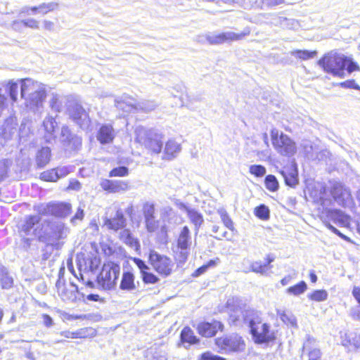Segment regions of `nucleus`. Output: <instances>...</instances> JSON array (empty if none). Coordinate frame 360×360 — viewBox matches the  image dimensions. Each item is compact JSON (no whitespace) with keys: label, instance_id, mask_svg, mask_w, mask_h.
Here are the masks:
<instances>
[{"label":"nucleus","instance_id":"1","mask_svg":"<svg viewBox=\"0 0 360 360\" xmlns=\"http://www.w3.org/2000/svg\"><path fill=\"white\" fill-rule=\"evenodd\" d=\"M241 315L243 321L248 324L255 344H268L276 339V333L271 329V325L263 321L262 312L246 309L241 311Z\"/></svg>","mask_w":360,"mask_h":360},{"label":"nucleus","instance_id":"2","mask_svg":"<svg viewBox=\"0 0 360 360\" xmlns=\"http://www.w3.org/2000/svg\"><path fill=\"white\" fill-rule=\"evenodd\" d=\"M319 65L326 72L340 78L359 70V66L351 58L335 52L326 54L319 60Z\"/></svg>","mask_w":360,"mask_h":360},{"label":"nucleus","instance_id":"3","mask_svg":"<svg viewBox=\"0 0 360 360\" xmlns=\"http://www.w3.org/2000/svg\"><path fill=\"white\" fill-rule=\"evenodd\" d=\"M20 83V96L27 107L32 110L41 108L46 96L45 85L30 78L21 79Z\"/></svg>","mask_w":360,"mask_h":360},{"label":"nucleus","instance_id":"4","mask_svg":"<svg viewBox=\"0 0 360 360\" xmlns=\"http://www.w3.org/2000/svg\"><path fill=\"white\" fill-rule=\"evenodd\" d=\"M136 141L144 146L150 153L160 154L162 150L164 134L158 129H147L138 127L135 130Z\"/></svg>","mask_w":360,"mask_h":360},{"label":"nucleus","instance_id":"5","mask_svg":"<svg viewBox=\"0 0 360 360\" xmlns=\"http://www.w3.org/2000/svg\"><path fill=\"white\" fill-rule=\"evenodd\" d=\"M271 142L278 153L283 156L291 157L297 152L295 142L288 135L284 134L276 129L271 131Z\"/></svg>","mask_w":360,"mask_h":360},{"label":"nucleus","instance_id":"6","mask_svg":"<svg viewBox=\"0 0 360 360\" xmlns=\"http://www.w3.org/2000/svg\"><path fill=\"white\" fill-rule=\"evenodd\" d=\"M120 272V267L114 262L103 264L98 276V282L103 288L110 290L115 287Z\"/></svg>","mask_w":360,"mask_h":360},{"label":"nucleus","instance_id":"7","mask_svg":"<svg viewBox=\"0 0 360 360\" xmlns=\"http://www.w3.org/2000/svg\"><path fill=\"white\" fill-rule=\"evenodd\" d=\"M149 262L153 269L162 277L170 276L173 271L174 263L172 259L155 250L150 251Z\"/></svg>","mask_w":360,"mask_h":360},{"label":"nucleus","instance_id":"8","mask_svg":"<svg viewBox=\"0 0 360 360\" xmlns=\"http://www.w3.org/2000/svg\"><path fill=\"white\" fill-rule=\"evenodd\" d=\"M68 233V229L63 223H53L51 224L49 230L45 229L41 242L59 248L62 245L60 240L65 239Z\"/></svg>","mask_w":360,"mask_h":360},{"label":"nucleus","instance_id":"9","mask_svg":"<svg viewBox=\"0 0 360 360\" xmlns=\"http://www.w3.org/2000/svg\"><path fill=\"white\" fill-rule=\"evenodd\" d=\"M45 229L39 215H28L25 218L21 231L25 236L31 238H37L41 242Z\"/></svg>","mask_w":360,"mask_h":360},{"label":"nucleus","instance_id":"10","mask_svg":"<svg viewBox=\"0 0 360 360\" xmlns=\"http://www.w3.org/2000/svg\"><path fill=\"white\" fill-rule=\"evenodd\" d=\"M77 262L81 280L85 283L87 286L92 288L94 286V283L89 278L86 281L82 272L86 274L89 272H94L97 270L101 264L100 257L95 255H89L87 257H84L83 255H77Z\"/></svg>","mask_w":360,"mask_h":360},{"label":"nucleus","instance_id":"11","mask_svg":"<svg viewBox=\"0 0 360 360\" xmlns=\"http://www.w3.org/2000/svg\"><path fill=\"white\" fill-rule=\"evenodd\" d=\"M216 345L224 353L240 352L245 349V343L241 336L231 334L215 340Z\"/></svg>","mask_w":360,"mask_h":360},{"label":"nucleus","instance_id":"12","mask_svg":"<svg viewBox=\"0 0 360 360\" xmlns=\"http://www.w3.org/2000/svg\"><path fill=\"white\" fill-rule=\"evenodd\" d=\"M249 34V30H244L240 33H236L230 31L221 33H209L205 36V38L209 44L216 45L226 42L241 40Z\"/></svg>","mask_w":360,"mask_h":360},{"label":"nucleus","instance_id":"13","mask_svg":"<svg viewBox=\"0 0 360 360\" xmlns=\"http://www.w3.org/2000/svg\"><path fill=\"white\" fill-rule=\"evenodd\" d=\"M70 205L65 203L39 205L34 206V210L38 213L37 215L52 214L57 217H64L70 212Z\"/></svg>","mask_w":360,"mask_h":360},{"label":"nucleus","instance_id":"14","mask_svg":"<svg viewBox=\"0 0 360 360\" xmlns=\"http://www.w3.org/2000/svg\"><path fill=\"white\" fill-rule=\"evenodd\" d=\"M330 193L334 200L343 207H349L352 205L353 199L349 189L342 184L335 181L333 183Z\"/></svg>","mask_w":360,"mask_h":360},{"label":"nucleus","instance_id":"15","mask_svg":"<svg viewBox=\"0 0 360 360\" xmlns=\"http://www.w3.org/2000/svg\"><path fill=\"white\" fill-rule=\"evenodd\" d=\"M68 111L70 117L81 128L89 126L90 122L89 115L81 105L72 103L68 106Z\"/></svg>","mask_w":360,"mask_h":360},{"label":"nucleus","instance_id":"16","mask_svg":"<svg viewBox=\"0 0 360 360\" xmlns=\"http://www.w3.org/2000/svg\"><path fill=\"white\" fill-rule=\"evenodd\" d=\"M181 151V145L174 139H169L165 144L162 151V160H172Z\"/></svg>","mask_w":360,"mask_h":360},{"label":"nucleus","instance_id":"17","mask_svg":"<svg viewBox=\"0 0 360 360\" xmlns=\"http://www.w3.org/2000/svg\"><path fill=\"white\" fill-rule=\"evenodd\" d=\"M222 324L219 321H214L211 323L202 322L198 325L197 329L200 335L204 337H212L219 330H221Z\"/></svg>","mask_w":360,"mask_h":360},{"label":"nucleus","instance_id":"18","mask_svg":"<svg viewBox=\"0 0 360 360\" xmlns=\"http://www.w3.org/2000/svg\"><path fill=\"white\" fill-rule=\"evenodd\" d=\"M156 107V104L152 101L143 102L139 105L135 104L134 102H118L117 108L123 109L126 112H130L133 109H141L146 112H149L154 110Z\"/></svg>","mask_w":360,"mask_h":360},{"label":"nucleus","instance_id":"19","mask_svg":"<svg viewBox=\"0 0 360 360\" xmlns=\"http://www.w3.org/2000/svg\"><path fill=\"white\" fill-rule=\"evenodd\" d=\"M116 133L112 126L109 124H103L96 135L97 140L101 144H108L112 142Z\"/></svg>","mask_w":360,"mask_h":360},{"label":"nucleus","instance_id":"20","mask_svg":"<svg viewBox=\"0 0 360 360\" xmlns=\"http://www.w3.org/2000/svg\"><path fill=\"white\" fill-rule=\"evenodd\" d=\"M179 207V209L187 213L190 221L194 224L195 229L198 230L204 221L202 215L195 209L188 207L184 203H181Z\"/></svg>","mask_w":360,"mask_h":360},{"label":"nucleus","instance_id":"21","mask_svg":"<svg viewBox=\"0 0 360 360\" xmlns=\"http://www.w3.org/2000/svg\"><path fill=\"white\" fill-rule=\"evenodd\" d=\"M281 174L288 186L294 187L298 184L297 169L295 165L285 167Z\"/></svg>","mask_w":360,"mask_h":360},{"label":"nucleus","instance_id":"22","mask_svg":"<svg viewBox=\"0 0 360 360\" xmlns=\"http://www.w3.org/2000/svg\"><path fill=\"white\" fill-rule=\"evenodd\" d=\"M322 213L335 223L341 225H345L348 223L347 217L340 210L326 209Z\"/></svg>","mask_w":360,"mask_h":360},{"label":"nucleus","instance_id":"23","mask_svg":"<svg viewBox=\"0 0 360 360\" xmlns=\"http://www.w3.org/2000/svg\"><path fill=\"white\" fill-rule=\"evenodd\" d=\"M105 226L109 229L117 231L125 226V219L121 211L116 212L115 217L112 219H106Z\"/></svg>","mask_w":360,"mask_h":360},{"label":"nucleus","instance_id":"24","mask_svg":"<svg viewBox=\"0 0 360 360\" xmlns=\"http://www.w3.org/2000/svg\"><path fill=\"white\" fill-rule=\"evenodd\" d=\"M191 244V237L188 226L182 228L177 239V249H189Z\"/></svg>","mask_w":360,"mask_h":360},{"label":"nucleus","instance_id":"25","mask_svg":"<svg viewBox=\"0 0 360 360\" xmlns=\"http://www.w3.org/2000/svg\"><path fill=\"white\" fill-rule=\"evenodd\" d=\"M18 82H20V79L18 81L10 79L1 82V86L5 87L13 101H16L18 99Z\"/></svg>","mask_w":360,"mask_h":360},{"label":"nucleus","instance_id":"26","mask_svg":"<svg viewBox=\"0 0 360 360\" xmlns=\"http://www.w3.org/2000/svg\"><path fill=\"white\" fill-rule=\"evenodd\" d=\"M60 139L63 142L68 143L73 142V144L76 146L82 144L81 138L72 135L69 128L66 126H63L61 129Z\"/></svg>","mask_w":360,"mask_h":360},{"label":"nucleus","instance_id":"27","mask_svg":"<svg viewBox=\"0 0 360 360\" xmlns=\"http://www.w3.org/2000/svg\"><path fill=\"white\" fill-rule=\"evenodd\" d=\"M51 158V150L48 147H44L39 150L36 156V162L39 167L46 166Z\"/></svg>","mask_w":360,"mask_h":360},{"label":"nucleus","instance_id":"28","mask_svg":"<svg viewBox=\"0 0 360 360\" xmlns=\"http://www.w3.org/2000/svg\"><path fill=\"white\" fill-rule=\"evenodd\" d=\"M277 315L288 326L297 328L296 317L290 311L278 309Z\"/></svg>","mask_w":360,"mask_h":360},{"label":"nucleus","instance_id":"29","mask_svg":"<svg viewBox=\"0 0 360 360\" xmlns=\"http://www.w3.org/2000/svg\"><path fill=\"white\" fill-rule=\"evenodd\" d=\"M120 288L124 290H133L136 288L134 276L131 272H124L120 283Z\"/></svg>","mask_w":360,"mask_h":360},{"label":"nucleus","instance_id":"30","mask_svg":"<svg viewBox=\"0 0 360 360\" xmlns=\"http://www.w3.org/2000/svg\"><path fill=\"white\" fill-rule=\"evenodd\" d=\"M181 341L183 344L188 343V345L195 344L198 339L194 335L193 331L188 327H185L181 333Z\"/></svg>","mask_w":360,"mask_h":360},{"label":"nucleus","instance_id":"31","mask_svg":"<svg viewBox=\"0 0 360 360\" xmlns=\"http://www.w3.org/2000/svg\"><path fill=\"white\" fill-rule=\"evenodd\" d=\"M111 188V193H122L129 191L130 189V186L128 181L112 180Z\"/></svg>","mask_w":360,"mask_h":360},{"label":"nucleus","instance_id":"32","mask_svg":"<svg viewBox=\"0 0 360 360\" xmlns=\"http://www.w3.org/2000/svg\"><path fill=\"white\" fill-rule=\"evenodd\" d=\"M0 283L4 289H9L13 286V279L8 271L3 268L0 270Z\"/></svg>","mask_w":360,"mask_h":360},{"label":"nucleus","instance_id":"33","mask_svg":"<svg viewBox=\"0 0 360 360\" xmlns=\"http://www.w3.org/2000/svg\"><path fill=\"white\" fill-rule=\"evenodd\" d=\"M347 338L342 341V345L345 347L353 346L356 349H360V334L351 333L346 335Z\"/></svg>","mask_w":360,"mask_h":360},{"label":"nucleus","instance_id":"34","mask_svg":"<svg viewBox=\"0 0 360 360\" xmlns=\"http://www.w3.org/2000/svg\"><path fill=\"white\" fill-rule=\"evenodd\" d=\"M43 126L46 132L50 136H52L55 128L57 127V122H56L54 117L51 116H47L43 122Z\"/></svg>","mask_w":360,"mask_h":360},{"label":"nucleus","instance_id":"35","mask_svg":"<svg viewBox=\"0 0 360 360\" xmlns=\"http://www.w3.org/2000/svg\"><path fill=\"white\" fill-rule=\"evenodd\" d=\"M250 268L251 271L255 273L260 274L264 276H268L269 274L270 267H268L266 264H262L260 262L252 263Z\"/></svg>","mask_w":360,"mask_h":360},{"label":"nucleus","instance_id":"36","mask_svg":"<svg viewBox=\"0 0 360 360\" xmlns=\"http://www.w3.org/2000/svg\"><path fill=\"white\" fill-rule=\"evenodd\" d=\"M11 165V161L8 160L0 161V183L5 181L8 177Z\"/></svg>","mask_w":360,"mask_h":360},{"label":"nucleus","instance_id":"37","mask_svg":"<svg viewBox=\"0 0 360 360\" xmlns=\"http://www.w3.org/2000/svg\"><path fill=\"white\" fill-rule=\"evenodd\" d=\"M218 214L220 215L221 221L224 225L231 231L234 230L233 222L231 219L229 217L228 213L224 209H220L218 211Z\"/></svg>","mask_w":360,"mask_h":360},{"label":"nucleus","instance_id":"38","mask_svg":"<svg viewBox=\"0 0 360 360\" xmlns=\"http://www.w3.org/2000/svg\"><path fill=\"white\" fill-rule=\"evenodd\" d=\"M144 221L146 230L150 233L155 232L159 228V221L155 219V216L144 218Z\"/></svg>","mask_w":360,"mask_h":360},{"label":"nucleus","instance_id":"39","mask_svg":"<svg viewBox=\"0 0 360 360\" xmlns=\"http://www.w3.org/2000/svg\"><path fill=\"white\" fill-rule=\"evenodd\" d=\"M307 284L304 281H301L294 286L287 289V292L294 295H300L307 290Z\"/></svg>","mask_w":360,"mask_h":360},{"label":"nucleus","instance_id":"40","mask_svg":"<svg viewBox=\"0 0 360 360\" xmlns=\"http://www.w3.org/2000/svg\"><path fill=\"white\" fill-rule=\"evenodd\" d=\"M328 292L325 290H318L314 291L312 293L308 295V297L316 302H323L327 300Z\"/></svg>","mask_w":360,"mask_h":360},{"label":"nucleus","instance_id":"41","mask_svg":"<svg viewBox=\"0 0 360 360\" xmlns=\"http://www.w3.org/2000/svg\"><path fill=\"white\" fill-rule=\"evenodd\" d=\"M265 186L270 191H276L278 188V182L275 176L269 174L265 178Z\"/></svg>","mask_w":360,"mask_h":360},{"label":"nucleus","instance_id":"42","mask_svg":"<svg viewBox=\"0 0 360 360\" xmlns=\"http://www.w3.org/2000/svg\"><path fill=\"white\" fill-rule=\"evenodd\" d=\"M96 332L92 328H84L76 330L77 338H89L96 335Z\"/></svg>","mask_w":360,"mask_h":360},{"label":"nucleus","instance_id":"43","mask_svg":"<svg viewBox=\"0 0 360 360\" xmlns=\"http://www.w3.org/2000/svg\"><path fill=\"white\" fill-rule=\"evenodd\" d=\"M291 55L302 59V60H307L309 58H314L316 55V51H301V50H296L291 52Z\"/></svg>","mask_w":360,"mask_h":360},{"label":"nucleus","instance_id":"44","mask_svg":"<svg viewBox=\"0 0 360 360\" xmlns=\"http://www.w3.org/2000/svg\"><path fill=\"white\" fill-rule=\"evenodd\" d=\"M189 255V249H178L176 252L175 259L178 265L184 264Z\"/></svg>","mask_w":360,"mask_h":360},{"label":"nucleus","instance_id":"45","mask_svg":"<svg viewBox=\"0 0 360 360\" xmlns=\"http://www.w3.org/2000/svg\"><path fill=\"white\" fill-rule=\"evenodd\" d=\"M249 172L257 177H262L266 174V169L261 165H252L249 167Z\"/></svg>","mask_w":360,"mask_h":360},{"label":"nucleus","instance_id":"46","mask_svg":"<svg viewBox=\"0 0 360 360\" xmlns=\"http://www.w3.org/2000/svg\"><path fill=\"white\" fill-rule=\"evenodd\" d=\"M58 4L55 2H50L47 4H41L38 6V13L43 15L46 14L49 11H52L57 8Z\"/></svg>","mask_w":360,"mask_h":360},{"label":"nucleus","instance_id":"47","mask_svg":"<svg viewBox=\"0 0 360 360\" xmlns=\"http://www.w3.org/2000/svg\"><path fill=\"white\" fill-rule=\"evenodd\" d=\"M255 215L259 219L266 220L269 217V210L264 205H261L255 208Z\"/></svg>","mask_w":360,"mask_h":360},{"label":"nucleus","instance_id":"48","mask_svg":"<svg viewBox=\"0 0 360 360\" xmlns=\"http://www.w3.org/2000/svg\"><path fill=\"white\" fill-rule=\"evenodd\" d=\"M50 107L54 111L58 112L62 109V102L60 100V96L58 94H52L50 100Z\"/></svg>","mask_w":360,"mask_h":360},{"label":"nucleus","instance_id":"49","mask_svg":"<svg viewBox=\"0 0 360 360\" xmlns=\"http://www.w3.org/2000/svg\"><path fill=\"white\" fill-rule=\"evenodd\" d=\"M40 178L46 181H56L57 172H56L55 169L47 170L40 174Z\"/></svg>","mask_w":360,"mask_h":360},{"label":"nucleus","instance_id":"50","mask_svg":"<svg viewBox=\"0 0 360 360\" xmlns=\"http://www.w3.org/2000/svg\"><path fill=\"white\" fill-rule=\"evenodd\" d=\"M129 174V169L127 167L122 166L114 168L109 173L110 177L113 176H126Z\"/></svg>","mask_w":360,"mask_h":360},{"label":"nucleus","instance_id":"51","mask_svg":"<svg viewBox=\"0 0 360 360\" xmlns=\"http://www.w3.org/2000/svg\"><path fill=\"white\" fill-rule=\"evenodd\" d=\"M155 213V205L150 202H146L143 207V214L144 218L154 217Z\"/></svg>","mask_w":360,"mask_h":360},{"label":"nucleus","instance_id":"52","mask_svg":"<svg viewBox=\"0 0 360 360\" xmlns=\"http://www.w3.org/2000/svg\"><path fill=\"white\" fill-rule=\"evenodd\" d=\"M149 352L152 354L153 360H167V354L165 351L151 349Z\"/></svg>","mask_w":360,"mask_h":360},{"label":"nucleus","instance_id":"53","mask_svg":"<svg viewBox=\"0 0 360 360\" xmlns=\"http://www.w3.org/2000/svg\"><path fill=\"white\" fill-rule=\"evenodd\" d=\"M143 281L146 283L155 284L158 282L159 278L155 274L150 272H146L142 274Z\"/></svg>","mask_w":360,"mask_h":360},{"label":"nucleus","instance_id":"54","mask_svg":"<svg viewBox=\"0 0 360 360\" xmlns=\"http://www.w3.org/2000/svg\"><path fill=\"white\" fill-rule=\"evenodd\" d=\"M121 238L126 243L129 244L131 246H134V245L137 244V241L131 237L129 230H124L121 234Z\"/></svg>","mask_w":360,"mask_h":360},{"label":"nucleus","instance_id":"55","mask_svg":"<svg viewBox=\"0 0 360 360\" xmlns=\"http://www.w3.org/2000/svg\"><path fill=\"white\" fill-rule=\"evenodd\" d=\"M200 360H226V359L207 352L201 354Z\"/></svg>","mask_w":360,"mask_h":360},{"label":"nucleus","instance_id":"56","mask_svg":"<svg viewBox=\"0 0 360 360\" xmlns=\"http://www.w3.org/2000/svg\"><path fill=\"white\" fill-rule=\"evenodd\" d=\"M134 262L136 264V265L139 267V269L141 271V275L144 273L147 272L149 269V267L148 265L146 264V263L139 258H134Z\"/></svg>","mask_w":360,"mask_h":360},{"label":"nucleus","instance_id":"57","mask_svg":"<svg viewBox=\"0 0 360 360\" xmlns=\"http://www.w3.org/2000/svg\"><path fill=\"white\" fill-rule=\"evenodd\" d=\"M11 27L12 30L16 32H22L23 28L25 27V25L23 20H14L11 24Z\"/></svg>","mask_w":360,"mask_h":360},{"label":"nucleus","instance_id":"58","mask_svg":"<svg viewBox=\"0 0 360 360\" xmlns=\"http://www.w3.org/2000/svg\"><path fill=\"white\" fill-rule=\"evenodd\" d=\"M23 22L25 25V27H30L32 29H38L39 28V22L33 18H29L27 20H23Z\"/></svg>","mask_w":360,"mask_h":360},{"label":"nucleus","instance_id":"59","mask_svg":"<svg viewBox=\"0 0 360 360\" xmlns=\"http://www.w3.org/2000/svg\"><path fill=\"white\" fill-rule=\"evenodd\" d=\"M84 210L82 207H78L76 213L74 217L72 218L71 221L74 224L76 223L77 221H82L84 218Z\"/></svg>","mask_w":360,"mask_h":360},{"label":"nucleus","instance_id":"60","mask_svg":"<svg viewBox=\"0 0 360 360\" xmlns=\"http://www.w3.org/2000/svg\"><path fill=\"white\" fill-rule=\"evenodd\" d=\"M57 172V180L60 178L67 176L70 173V170L67 167H61L55 169Z\"/></svg>","mask_w":360,"mask_h":360},{"label":"nucleus","instance_id":"61","mask_svg":"<svg viewBox=\"0 0 360 360\" xmlns=\"http://www.w3.org/2000/svg\"><path fill=\"white\" fill-rule=\"evenodd\" d=\"M321 353L319 349H313L309 352V360H321Z\"/></svg>","mask_w":360,"mask_h":360},{"label":"nucleus","instance_id":"62","mask_svg":"<svg viewBox=\"0 0 360 360\" xmlns=\"http://www.w3.org/2000/svg\"><path fill=\"white\" fill-rule=\"evenodd\" d=\"M112 181L108 179H103L100 183L101 187L105 191L108 193L112 192Z\"/></svg>","mask_w":360,"mask_h":360},{"label":"nucleus","instance_id":"63","mask_svg":"<svg viewBox=\"0 0 360 360\" xmlns=\"http://www.w3.org/2000/svg\"><path fill=\"white\" fill-rule=\"evenodd\" d=\"M301 147L303 148L307 155L310 154L313 150L312 145L309 141H304L301 144Z\"/></svg>","mask_w":360,"mask_h":360},{"label":"nucleus","instance_id":"64","mask_svg":"<svg viewBox=\"0 0 360 360\" xmlns=\"http://www.w3.org/2000/svg\"><path fill=\"white\" fill-rule=\"evenodd\" d=\"M82 188L80 182L77 180L72 179L70 181V184L68 187L69 190L79 191Z\"/></svg>","mask_w":360,"mask_h":360}]
</instances>
